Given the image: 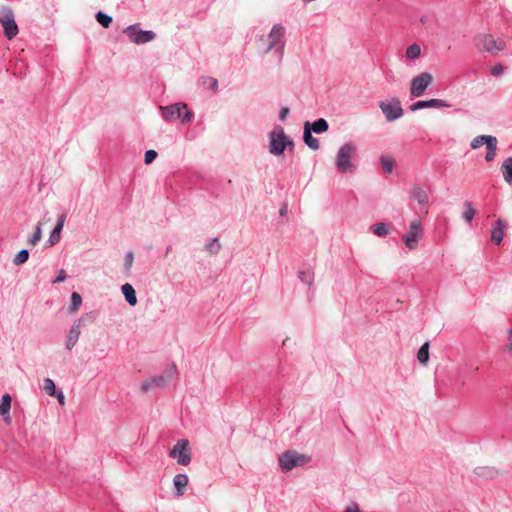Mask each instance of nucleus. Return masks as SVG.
Returning a JSON list of instances; mask_svg holds the SVG:
<instances>
[{
    "label": "nucleus",
    "mask_w": 512,
    "mask_h": 512,
    "mask_svg": "<svg viewBox=\"0 0 512 512\" xmlns=\"http://www.w3.org/2000/svg\"><path fill=\"white\" fill-rule=\"evenodd\" d=\"M169 456L183 466L191 462V450L187 439H179L169 452Z\"/></svg>",
    "instance_id": "7"
},
{
    "label": "nucleus",
    "mask_w": 512,
    "mask_h": 512,
    "mask_svg": "<svg viewBox=\"0 0 512 512\" xmlns=\"http://www.w3.org/2000/svg\"><path fill=\"white\" fill-rule=\"evenodd\" d=\"M67 278L66 271L64 269H60L58 271V275L51 281L53 284L64 282Z\"/></svg>",
    "instance_id": "43"
},
{
    "label": "nucleus",
    "mask_w": 512,
    "mask_h": 512,
    "mask_svg": "<svg viewBox=\"0 0 512 512\" xmlns=\"http://www.w3.org/2000/svg\"><path fill=\"white\" fill-rule=\"evenodd\" d=\"M379 108L388 122H393L403 116V109L398 98H392L389 102L381 101Z\"/></svg>",
    "instance_id": "10"
},
{
    "label": "nucleus",
    "mask_w": 512,
    "mask_h": 512,
    "mask_svg": "<svg viewBox=\"0 0 512 512\" xmlns=\"http://www.w3.org/2000/svg\"><path fill=\"white\" fill-rule=\"evenodd\" d=\"M176 373H177L176 366L173 364V365L169 366L168 368H166V370L164 371V374L162 376L167 378V383H168L170 380H172L174 378Z\"/></svg>",
    "instance_id": "42"
},
{
    "label": "nucleus",
    "mask_w": 512,
    "mask_h": 512,
    "mask_svg": "<svg viewBox=\"0 0 512 512\" xmlns=\"http://www.w3.org/2000/svg\"><path fill=\"white\" fill-rule=\"evenodd\" d=\"M476 46L492 55H497L498 52L504 49L505 44L503 40H496L492 35L485 34L477 38Z\"/></svg>",
    "instance_id": "8"
},
{
    "label": "nucleus",
    "mask_w": 512,
    "mask_h": 512,
    "mask_svg": "<svg viewBox=\"0 0 512 512\" xmlns=\"http://www.w3.org/2000/svg\"><path fill=\"white\" fill-rule=\"evenodd\" d=\"M496 145H497V139L495 138L492 143H488V145L486 146L487 148V152H486V155H485V160L490 162L492 161L495 156H496Z\"/></svg>",
    "instance_id": "34"
},
{
    "label": "nucleus",
    "mask_w": 512,
    "mask_h": 512,
    "mask_svg": "<svg viewBox=\"0 0 512 512\" xmlns=\"http://www.w3.org/2000/svg\"><path fill=\"white\" fill-rule=\"evenodd\" d=\"M95 19L104 28L110 27L113 21L112 17L104 13L103 11H98L95 14Z\"/></svg>",
    "instance_id": "28"
},
{
    "label": "nucleus",
    "mask_w": 512,
    "mask_h": 512,
    "mask_svg": "<svg viewBox=\"0 0 512 512\" xmlns=\"http://www.w3.org/2000/svg\"><path fill=\"white\" fill-rule=\"evenodd\" d=\"M421 54V48L418 44H412L406 49V57L408 59L414 60L418 58Z\"/></svg>",
    "instance_id": "33"
},
{
    "label": "nucleus",
    "mask_w": 512,
    "mask_h": 512,
    "mask_svg": "<svg viewBox=\"0 0 512 512\" xmlns=\"http://www.w3.org/2000/svg\"><path fill=\"white\" fill-rule=\"evenodd\" d=\"M66 220V213H62L58 218L54 229L51 231L46 246H54L60 241L61 232Z\"/></svg>",
    "instance_id": "16"
},
{
    "label": "nucleus",
    "mask_w": 512,
    "mask_h": 512,
    "mask_svg": "<svg viewBox=\"0 0 512 512\" xmlns=\"http://www.w3.org/2000/svg\"><path fill=\"white\" fill-rule=\"evenodd\" d=\"M133 260H134L133 252L132 251L127 252L126 255H125V264H124L125 268L127 270H129L131 268Z\"/></svg>",
    "instance_id": "44"
},
{
    "label": "nucleus",
    "mask_w": 512,
    "mask_h": 512,
    "mask_svg": "<svg viewBox=\"0 0 512 512\" xmlns=\"http://www.w3.org/2000/svg\"><path fill=\"white\" fill-rule=\"evenodd\" d=\"M42 237L41 223H38L35 227V231L33 235L28 239V243L31 245H36Z\"/></svg>",
    "instance_id": "38"
},
{
    "label": "nucleus",
    "mask_w": 512,
    "mask_h": 512,
    "mask_svg": "<svg viewBox=\"0 0 512 512\" xmlns=\"http://www.w3.org/2000/svg\"><path fill=\"white\" fill-rule=\"evenodd\" d=\"M285 150L286 149H290V150H293L294 148V141L289 137V136H285Z\"/></svg>",
    "instance_id": "49"
},
{
    "label": "nucleus",
    "mask_w": 512,
    "mask_h": 512,
    "mask_svg": "<svg viewBox=\"0 0 512 512\" xmlns=\"http://www.w3.org/2000/svg\"><path fill=\"white\" fill-rule=\"evenodd\" d=\"M433 77L428 72H422L411 80L410 94L413 98L421 97L428 86L432 83Z\"/></svg>",
    "instance_id": "9"
},
{
    "label": "nucleus",
    "mask_w": 512,
    "mask_h": 512,
    "mask_svg": "<svg viewBox=\"0 0 512 512\" xmlns=\"http://www.w3.org/2000/svg\"><path fill=\"white\" fill-rule=\"evenodd\" d=\"M380 162H381V165H382L383 169L385 170V172H387V173L392 172L394 165H395V161L392 158L386 157V156H381Z\"/></svg>",
    "instance_id": "37"
},
{
    "label": "nucleus",
    "mask_w": 512,
    "mask_h": 512,
    "mask_svg": "<svg viewBox=\"0 0 512 512\" xmlns=\"http://www.w3.org/2000/svg\"><path fill=\"white\" fill-rule=\"evenodd\" d=\"M411 197L420 205H425L429 201L427 192L420 186H415L411 191Z\"/></svg>",
    "instance_id": "24"
},
{
    "label": "nucleus",
    "mask_w": 512,
    "mask_h": 512,
    "mask_svg": "<svg viewBox=\"0 0 512 512\" xmlns=\"http://www.w3.org/2000/svg\"><path fill=\"white\" fill-rule=\"evenodd\" d=\"M121 292L130 306L137 304L136 291L130 283H125L121 286Z\"/></svg>",
    "instance_id": "20"
},
{
    "label": "nucleus",
    "mask_w": 512,
    "mask_h": 512,
    "mask_svg": "<svg viewBox=\"0 0 512 512\" xmlns=\"http://www.w3.org/2000/svg\"><path fill=\"white\" fill-rule=\"evenodd\" d=\"M12 398L9 394H4L0 402V415L8 414L11 409Z\"/></svg>",
    "instance_id": "30"
},
{
    "label": "nucleus",
    "mask_w": 512,
    "mask_h": 512,
    "mask_svg": "<svg viewBox=\"0 0 512 512\" xmlns=\"http://www.w3.org/2000/svg\"><path fill=\"white\" fill-rule=\"evenodd\" d=\"M167 385V378L161 375L153 376L150 379L142 382L141 391L146 393L150 391L152 388H163Z\"/></svg>",
    "instance_id": "17"
},
{
    "label": "nucleus",
    "mask_w": 512,
    "mask_h": 512,
    "mask_svg": "<svg viewBox=\"0 0 512 512\" xmlns=\"http://www.w3.org/2000/svg\"><path fill=\"white\" fill-rule=\"evenodd\" d=\"M357 147L353 142L343 144L336 155L335 166L342 173H354L357 166L352 162V157L356 153Z\"/></svg>",
    "instance_id": "1"
},
{
    "label": "nucleus",
    "mask_w": 512,
    "mask_h": 512,
    "mask_svg": "<svg viewBox=\"0 0 512 512\" xmlns=\"http://www.w3.org/2000/svg\"><path fill=\"white\" fill-rule=\"evenodd\" d=\"M496 137L494 136H491V135H479L477 137H475L472 141H471V148L472 149H478L479 147H481L482 145H488V143H492V141L495 139Z\"/></svg>",
    "instance_id": "26"
},
{
    "label": "nucleus",
    "mask_w": 512,
    "mask_h": 512,
    "mask_svg": "<svg viewBox=\"0 0 512 512\" xmlns=\"http://www.w3.org/2000/svg\"><path fill=\"white\" fill-rule=\"evenodd\" d=\"M84 321V317L79 318L76 320L71 328L68 331L67 334V340H66V348L68 350H71L75 344L77 343L79 336H80V328L82 326V322Z\"/></svg>",
    "instance_id": "14"
},
{
    "label": "nucleus",
    "mask_w": 512,
    "mask_h": 512,
    "mask_svg": "<svg viewBox=\"0 0 512 512\" xmlns=\"http://www.w3.org/2000/svg\"><path fill=\"white\" fill-rule=\"evenodd\" d=\"M0 23L3 27L4 36L11 40L19 32L18 25L15 21L14 12L9 7H2L0 10Z\"/></svg>",
    "instance_id": "5"
},
{
    "label": "nucleus",
    "mask_w": 512,
    "mask_h": 512,
    "mask_svg": "<svg viewBox=\"0 0 512 512\" xmlns=\"http://www.w3.org/2000/svg\"><path fill=\"white\" fill-rule=\"evenodd\" d=\"M310 461V457L294 450H287L279 457V465L282 471L288 472L298 466H303Z\"/></svg>",
    "instance_id": "3"
},
{
    "label": "nucleus",
    "mask_w": 512,
    "mask_h": 512,
    "mask_svg": "<svg viewBox=\"0 0 512 512\" xmlns=\"http://www.w3.org/2000/svg\"><path fill=\"white\" fill-rule=\"evenodd\" d=\"M289 112H290V110H289V108H288V107H282V108L280 109V112H279V119H280L281 121L286 120L287 116L289 115Z\"/></svg>",
    "instance_id": "47"
},
{
    "label": "nucleus",
    "mask_w": 512,
    "mask_h": 512,
    "mask_svg": "<svg viewBox=\"0 0 512 512\" xmlns=\"http://www.w3.org/2000/svg\"><path fill=\"white\" fill-rule=\"evenodd\" d=\"M506 227L507 223L505 222V220L499 218L495 221L491 228V241L494 244L499 245L502 242L505 236Z\"/></svg>",
    "instance_id": "15"
},
{
    "label": "nucleus",
    "mask_w": 512,
    "mask_h": 512,
    "mask_svg": "<svg viewBox=\"0 0 512 512\" xmlns=\"http://www.w3.org/2000/svg\"><path fill=\"white\" fill-rule=\"evenodd\" d=\"M417 359L420 364L427 365L429 361V342H425L417 352Z\"/></svg>",
    "instance_id": "27"
},
{
    "label": "nucleus",
    "mask_w": 512,
    "mask_h": 512,
    "mask_svg": "<svg viewBox=\"0 0 512 512\" xmlns=\"http://www.w3.org/2000/svg\"><path fill=\"white\" fill-rule=\"evenodd\" d=\"M43 389L46 391V393L49 395V396H53L55 395V393L57 392L56 390V386H55V383L52 379L50 378H46L44 379V385H43Z\"/></svg>",
    "instance_id": "39"
},
{
    "label": "nucleus",
    "mask_w": 512,
    "mask_h": 512,
    "mask_svg": "<svg viewBox=\"0 0 512 512\" xmlns=\"http://www.w3.org/2000/svg\"><path fill=\"white\" fill-rule=\"evenodd\" d=\"M173 484L177 496H182L185 493V488L188 485V476L186 474H177L173 479Z\"/></svg>",
    "instance_id": "21"
},
{
    "label": "nucleus",
    "mask_w": 512,
    "mask_h": 512,
    "mask_svg": "<svg viewBox=\"0 0 512 512\" xmlns=\"http://www.w3.org/2000/svg\"><path fill=\"white\" fill-rule=\"evenodd\" d=\"M52 397H56L60 404H64L65 396L62 391H57Z\"/></svg>",
    "instance_id": "50"
},
{
    "label": "nucleus",
    "mask_w": 512,
    "mask_h": 512,
    "mask_svg": "<svg viewBox=\"0 0 512 512\" xmlns=\"http://www.w3.org/2000/svg\"><path fill=\"white\" fill-rule=\"evenodd\" d=\"M303 141L312 150L316 151L320 148L317 138L312 135L308 128H303Z\"/></svg>",
    "instance_id": "23"
},
{
    "label": "nucleus",
    "mask_w": 512,
    "mask_h": 512,
    "mask_svg": "<svg viewBox=\"0 0 512 512\" xmlns=\"http://www.w3.org/2000/svg\"><path fill=\"white\" fill-rule=\"evenodd\" d=\"M207 251L211 254H217L221 249V244L218 238L210 239L209 242L205 245Z\"/></svg>",
    "instance_id": "35"
},
{
    "label": "nucleus",
    "mask_w": 512,
    "mask_h": 512,
    "mask_svg": "<svg viewBox=\"0 0 512 512\" xmlns=\"http://www.w3.org/2000/svg\"><path fill=\"white\" fill-rule=\"evenodd\" d=\"M504 71V67L501 64L495 65L492 70L491 74L493 76H500Z\"/></svg>",
    "instance_id": "46"
},
{
    "label": "nucleus",
    "mask_w": 512,
    "mask_h": 512,
    "mask_svg": "<svg viewBox=\"0 0 512 512\" xmlns=\"http://www.w3.org/2000/svg\"><path fill=\"white\" fill-rule=\"evenodd\" d=\"M373 233L377 235L378 237H385L388 232L389 228L388 225L384 222L376 223L372 226Z\"/></svg>",
    "instance_id": "32"
},
{
    "label": "nucleus",
    "mask_w": 512,
    "mask_h": 512,
    "mask_svg": "<svg viewBox=\"0 0 512 512\" xmlns=\"http://www.w3.org/2000/svg\"><path fill=\"white\" fill-rule=\"evenodd\" d=\"M123 33L131 42L137 45L151 42L156 38L155 32L152 30H142L138 23L127 26L123 30Z\"/></svg>",
    "instance_id": "4"
},
{
    "label": "nucleus",
    "mask_w": 512,
    "mask_h": 512,
    "mask_svg": "<svg viewBox=\"0 0 512 512\" xmlns=\"http://www.w3.org/2000/svg\"><path fill=\"white\" fill-rule=\"evenodd\" d=\"M268 46L265 53L273 52L278 62L280 63L283 58L285 48V28L281 24H274L268 34Z\"/></svg>",
    "instance_id": "2"
},
{
    "label": "nucleus",
    "mask_w": 512,
    "mask_h": 512,
    "mask_svg": "<svg viewBox=\"0 0 512 512\" xmlns=\"http://www.w3.org/2000/svg\"><path fill=\"white\" fill-rule=\"evenodd\" d=\"M298 278L302 283L311 285L314 280V273L309 266L303 265L298 271Z\"/></svg>",
    "instance_id": "22"
},
{
    "label": "nucleus",
    "mask_w": 512,
    "mask_h": 512,
    "mask_svg": "<svg viewBox=\"0 0 512 512\" xmlns=\"http://www.w3.org/2000/svg\"><path fill=\"white\" fill-rule=\"evenodd\" d=\"M345 512H360V509L358 504L353 502L346 507Z\"/></svg>",
    "instance_id": "48"
},
{
    "label": "nucleus",
    "mask_w": 512,
    "mask_h": 512,
    "mask_svg": "<svg viewBox=\"0 0 512 512\" xmlns=\"http://www.w3.org/2000/svg\"><path fill=\"white\" fill-rule=\"evenodd\" d=\"M183 109H186V104L183 102H178L175 104L161 107V115L166 121L170 122L179 119L181 116V111Z\"/></svg>",
    "instance_id": "12"
},
{
    "label": "nucleus",
    "mask_w": 512,
    "mask_h": 512,
    "mask_svg": "<svg viewBox=\"0 0 512 512\" xmlns=\"http://www.w3.org/2000/svg\"><path fill=\"white\" fill-rule=\"evenodd\" d=\"M206 81H208V88L212 91L216 92L218 90V80L216 78L208 77L206 78Z\"/></svg>",
    "instance_id": "45"
},
{
    "label": "nucleus",
    "mask_w": 512,
    "mask_h": 512,
    "mask_svg": "<svg viewBox=\"0 0 512 512\" xmlns=\"http://www.w3.org/2000/svg\"><path fill=\"white\" fill-rule=\"evenodd\" d=\"M82 304V297L78 292H72L71 294V303L69 306V313H75L78 311Z\"/></svg>",
    "instance_id": "29"
},
{
    "label": "nucleus",
    "mask_w": 512,
    "mask_h": 512,
    "mask_svg": "<svg viewBox=\"0 0 512 512\" xmlns=\"http://www.w3.org/2000/svg\"><path fill=\"white\" fill-rule=\"evenodd\" d=\"M285 132L281 126H275L269 133V152L280 156L285 152Z\"/></svg>",
    "instance_id": "6"
},
{
    "label": "nucleus",
    "mask_w": 512,
    "mask_h": 512,
    "mask_svg": "<svg viewBox=\"0 0 512 512\" xmlns=\"http://www.w3.org/2000/svg\"><path fill=\"white\" fill-rule=\"evenodd\" d=\"M29 258V251L27 249L20 250L14 257L13 263L15 265L24 264Z\"/></svg>",
    "instance_id": "36"
},
{
    "label": "nucleus",
    "mask_w": 512,
    "mask_h": 512,
    "mask_svg": "<svg viewBox=\"0 0 512 512\" xmlns=\"http://www.w3.org/2000/svg\"><path fill=\"white\" fill-rule=\"evenodd\" d=\"M474 475L482 480H492L497 477L498 470L490 466H479L474 469Z\"/></svg>",
    "instance_id": "19"
},
{
    "label": "nucleus",
    "mask_w": 512,
    "mask_h": 512,
    "mask_svg": "<svg viewBox=\"0 0 512 512\" xmlns=\"http://www.w3.org/2000/svg\"><path fill=\"white\" fill-rule=\"evenodd\" d=\"M423 236V230L420 220H414L410 223L408 232L403 236L405 246L413 250L417 247L419 240Z\"/></svg>",
    "instance_id": "11"
},
{
    "label": "nucleus",
    "mask_w": 512,
    "mask_h": 512,
    "mask_svg": "<svg viewBox=\"0 0 512 512\" xmlns=\"http://www.w3.org/2000/svg\"><path fill=\"white\" fill-rule=\"evenodd\" d=\"M475 214H476V211L473 208L472 203L469 201H466L465 202V211L463 212V215H462L463 219L466 222L471 223L475 217Z\"/></svg>",
    "instance_id": "31"
},
{
    "label": "nucleus",
    "mask_w": 512,
    "mask_h": 512,
    "mask_svg": "<svg viewBox=\"0 0 512 512\" xmlns=\"http://www.w3.org/2000/svg\"><path fill=\"white\" fill-rule=\"evenodd\" d=\"M157 152L155 150H147L144 154V162L145 164H151L157 158Z\"/></svg>",
    "instance_id": "41"
},
{
    "label": "nucleus",
    "mask_w": 512,
    "mask_h": 512,
    "mask_svg": "<svg viewBox=\"0 0 512 512\" xmlns=\"http://www.w3.org/2000/svg\"><path fill=\"white\" fill-rule=\"evenodd\" d=\"M183 124H190L194 119V113L187 107L181 111L180 118Z\"/></svg>",
    "instance_id": "40"
},
{
    "label": "nucleus",
    "mask_w": 512,
    "mask_h": 512,
    "mask_svg": "<svg viewBox=\"0 0 512 512\" xmlns=\"http://www.w3.org/2000/svg\"><path fill=\"white\" fill-rule=\"evenodd\" d=\"M508 338H509V341H510V345L507 346V348L509 350H512V329L509 331V337Z\"/></svg>",
    "instance_id": "52"
},
{
    "label": "nucleus",
    "mask_w": 512,
    "mask_h": 512,
    "mask_svg": "<svg viewBox=\"0 0 512 512\" xmlns=\"http://www.w3.org/2000/svg\"><path fill=\"white\" fill-rule=\"evenodd\" d=\"M170 252V247H167L166 254Z\"/></svg>",
    "instance_id": "53"
},
{
    "label": "nucleus",
    "mask_w": 512,
    "mask_h": 512,
    "mask_svg": "<svg viewBox=\"0 0 512 512\" xmlns=\"http://www.w3.org/2000/svg\"><path fill=\"white\" fill-rule=\"evenodd\" d=\"M501 171L504 177V180L511 184L512 183V157L506 158L502 165H501Z\"/></svg>",
    "instance_id": "25"
},
{
    "label": "nucleus",
    "mask_w": 512,
    "mask_h": 512,
    "mask_svg": "<svg viewBox=\"0 0 512 512\" xmlns=\"http://www.w3.org/2000/svg\"><path fill=\"white\" fill-rule=\"evenodd\" d=\"M450 106L451 105L449 103H447L446 101H444L442 99L433 98V99H429V100H419V101L414 102L410 106V110L415 112V111H418L421 109H426V108H445V107H450Z\"/></svg>",
    "instance_id": "13"
},
{
    "label": "nucleus",
    "mask_w": 512,
    "mask_h": 512,
    "mask_svg": "<svg viewBox=\"0 0 512 512\" xmlns=\"http://www.w3.org/2000/svg\"><path fill=\"white\" fill-rule=\"evenodd\" d=\"M287 211H288V207H287V204H284L280 210H279V214L280 216H285L287 214Z\"/></svg>",
    "instance_id": "51"
},
{
    "label": "nucleus",
    "mask_w": 512,
    "mask_h": 512,
    "mask_svg": "<svg viewBox=\"0 0 512 512\" xmlns=\"http://www.w3.org/2000/svg\"><path fill=\"white\" fill-rule=\"evenodd\" d=\"M304 128H308L309 131L315 134H322L329 129V124L326 119L318 118L313 122L306 121L304 123Z\"/></svg>",
    "instance_id": "18"
}]
</instances>
